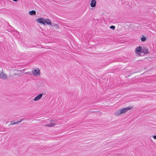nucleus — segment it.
<instances>
[{"mask_svg": "<svg viewBox=\"0 0 156 156\" xmlns=\"http://www.w3.org/2000/svg\"><path fill=\"white\" fill-rule=\"evenodd\" d=\"M133 108V107L130 106L118 109L115 112L114 115L116 116H121L126 114L128 111L132 109Z\"/></svg>", "mask_w": 156, "mask_h": 156, "instance_id": "obj_1", "label": "nucleus"}, {"mask_svg": "<svg viewBox=\"0 0 156 156\" xmlns=\"http://www.w3.org/2000/svg\"><path fill=\"white\" fill-rule=\"evenodd\" d=\"M32 72L34 76H39L41 75L40 70L37 68L33 69L32 71Z\"/></svg>", "mask_w": 156, "mask_h": 156, "instance_id": "obj_2", "label": "nucleus"}, {"mask_svg": "<svg viewBox=\"0 0 156 156\" xmlns=\"http://www.w3.org/2000/svg\"><path fill=\"white\" fill-rule=\"evenodd\" d=\"M142 47L141 46H139L136 47L134 51L135 54L138 56H140L142 52Z\"/></svg>", "mask_w": 156, "mask_h": 156, "instance_id": "obj_3", "label": "nucleus"}, {"mask_svg": "<svg viewBox=\"0 0 156 156\" xmlns=\"http://www.w3.org/2000/svg\"><path fill=\"white\" fill-rule=\"evenodd\" d=\"M49 124H45L44 125V126L46 127H55L56 124L55 123V121L54 120L51 119L49 120Z\"/></svg>", "mask_w": 156, "mask_h": 156, "instance_id": "obj_4", "label": "nucleus"}, {"mask_svg": "<svg viewBox=\"0 0 156 156\" xmlns=\"http://www.w3.org/2000/svg\"><path fill=\"white\" fill-rule=\"evenodd\" d=\"M7 75L3 73L2 70L0 71V79L5 80L7 79Z\"/></svg>", "mask_w": 156, "mask_h": 156, "instance_id": "obj_5", "label": "nucleus"}, {"mask_svg": "<svg viewBox=\"0 0 156 156\" xmlns=\"http://www.w3.org/2000/svg\"><path fill=\"white\" fill-rule=\"evenodd\" d=\"M51 26L54 30H59L60 29L59 26L58 24L52 23Z\"/></svg>", "mask_w": 156, "mask_h": 156, "instance_id": "obj_6", "label": "nucleus"}, {"mask_svg": "<svg viewBox=\"0 0 156 156\" xmlns=\"http://www.w3.org/2000/svg\"><path fill=\"white\" fill-rule=\"evenodd\" d=\"M45 19L41 17L39 18L36 20V21L40 23H41L45 25L44 23Z\"/></svg>", "mask_w": 156, "mask_h": 156, "instance_id": "obj_7", "label": "nucleus"}, {"mask_svg": "<svg viewBox=\"0 0 156 156\" xmlns=\"http://www.w3.org/2000/svg\"><path fill=\"white\" fill-rule=\"evenodd\" d=\"M42 95L43 94H39L34 98V101H36L40 100L42 98Z\"/></svg>", "mask_w": 156, "mask_h": 156, "instance_id": "obj_8", "label": "nucleus"}, {"mask_svg": "<svg viewBox=\"0 0 156 156\" xmlns=\"http://www.w3.org/2000/svg\"><path fill=\"white\" fill-rule=\"evenodd\" d=\"M96 5V0H91L90 3V6L91 7H95Z\"/></svg>", "mask_w": 156, "mask_h": 156, "instance_id": "obj_9", "label": "nucleus"}, {"mask_svg": "<svg viewBox=\"0 0 156 156\" xmlns=\"http://www.w3.org/2000/svg\"><path fill=\"white\" fill-rule=\"evenodd\" d=\"M44 23L45 24L48 25H51L52 23L51 20L48 18L45 19Z\"/></svg>", "mask_w": 156, "mask_h": 156, "instance_id": "obj_10", "label": "nucleus"}, {"mask_svg": "<svg viewBox=\"0 0 156 156\" xmlns=\"http://www.w3.org/2000/svg\"><path fill=\"white\" fill-rule=\"evenodd\" d=\"M23 120V119L20 120V121L16 122H14L13 121H11L10 122V124H9V126L10 125H16L18 124L19 123H20Z\"/></svg>", "mask_w": 156, "mask_h": 156, "instance_id": "obj_11", "label": "nucleus"}, {"mask_svg": "<svg viewBox=\"0 0 156 156\" xmlns=\"http://www.w3.org/2000/svg\"><path fill=\"white\" fill-rule=\"evenodd\" d=\"M30 15L31 16H34L36 15V12L34 10H32L30 11L29 12Z\"/></svg>", "mask_w": 156, "mask_h": 156, "instance_id": "obj_12", "label": "nucleus"}, {"mask_svg": "<svg viewBox=\"0 0 156 156\" xmlns=\"http://www.w3.org/2000/svg\"><path fill=\"white\" fill-rule=\"evenodd\" d=\"M143 52L145 54L149 53V52L148 51V49L147 48H145L143 50Z\"/></svg>", "mask_w": 156, "mask_h": 156, "instance_id": "obj_13", "label": "nucleus"}, {"mask_svg": "<svg viewBox=\"0 0 156 156\" xmlns=\"http://www.w3.org/2000/svg\"><path fill=\"white\" fill-rule=\"evenodd\" d=\"M146 39V37L144 36H143L141 38V41H144Z\"/></svg>", "mask_w": 156, "mask_h": 156, "instance_id": "obj_14", "label": "nucleus"}, {"mask_svg": "<svg viewBox=\"0 0 156 156\" xmlns=\"http://www.w3.org/2000/svg\"><path fill=\"white\" fill-rule=\"evenodd\" d=\"M129 26L130 28H131V29L133 28L134 25L133 24H129Z\"/></svg>", "mask_w": 156, "mask_h": 156, "instance_id": "obj_15", "label": "nucleus"}, {"mask_svg": "<svg viewBox=\"0 0 156 156\" xmlns=\"http://www.w3.org/2000/svg\"><path fill=\"white\" fill-rule=\"evenodd\" d=\"M115 27L114 26H112L110 27V28L112 30H114L115 29Z\"/></svg>", "mask_w": 156, "mask_h": 156, "instance_id": "obj_16", "label": "nucleus"}, {"mask_svg": "<svg viewBox=\"0 0 156 156\" xmlns=\"http://www.w3.org/2000/svg\"><path fill=\"white\" fill-rule=\"evenodd\" d=\"M16 71H17V72H18L21 73V72H23V70H16Z\"/></svg>", "mask_w": 156, "mask_h": 156, "instance_id": "obj_17", "label": "nucleus"}, {"mask_svg": "<svg viewBox=\"0 0 156 156\" xmlns=\"http://www.w3.org/2000/svg\"><path fill=\"white\" fill-rule=\"evenodd\" d=\"M153 137L154 139L156 140V135L153 136Z\"/></svg>", "mask_w": 156, "mask_h": 156, "instance_id": "obj_18", "label": "nucleus"}, {"mask_svg": "<svg viewBox=\"0 0 156 156\" xmlns=\"http://www.w3.org/2000/svg\"><path fill=\"white\" fill-rule=\"evenodd\" d=\"M129 75H128V77H129Z\"/></svg>", "mask_w": 156, "mask_h": 156, "instance_id": "obj_19", "label": "nucleus"}]
</instances>
